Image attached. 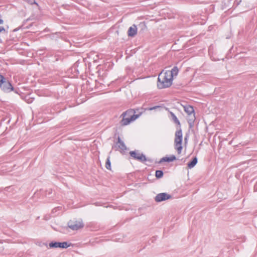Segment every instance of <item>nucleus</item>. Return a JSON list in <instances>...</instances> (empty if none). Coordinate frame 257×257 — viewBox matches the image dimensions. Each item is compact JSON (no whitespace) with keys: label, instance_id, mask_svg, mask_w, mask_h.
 I'll return each instance as SVG.
<instances>
[{"label":"nucleus","instance_id":"nucleus-1","mask_svg":"<svg viewBox=\"0 0 257 257\" xmlns=\"http://www.w3.org/2000/svg\"><path fill=\"white\" fill-rule=\"evenodd\" d=\"M162 71L157 79V87L159 89L168 88L172 85L173 79L166 71L163 74Z\"/></svg>","mask_w":257,"mask_h":257},{"label":"nucleus","instance_id":"nucleus-2","mask_svg":"<svg viewBox=\"0 0 257 257\" xmlns=\"http://www.w3.org/2000/svg\"><path fill=\"white\" fill-rule=\"evenodd\" d=\"M183 107L184 111L189 115L187 118V122L189 128H191L194 126V121L196 119L194 109L190 105H186Z\"/></svg>","mask_w":257,"mask_h":257},{"label":"nucleus","instance_id":"nucleus-3","mask_svg":"<svg viewBox=\"0 0 257 257\" xmlns=\"http://www.w3.org/2000/svg\"><path fill=\"white\" fill-rule=\"evenodd\" d=\"M0 88L4 92L9 93L11 91H14L15 93L20 95L19 88L14 87L12 83L7 79L4 84L1 86Z\"/></svg>","mask_w":257,"mask_h":257},{"label":"nucleus","instance_id":"nucleus-4","mask_svg":"<svg viewBox=\"0 0 257 257\" xmlns=\"http://www.w3.org/2000/svg\"><path fill=\"white\" fill-rule=\"evenodd\" d=\"M112 149H114L116 151H119L122 154H124L125 151L127 149L124 142L121 140L119 136L117 137V142H115V144L112 146Z\"/></svg>","mask_w":257,"mask_h":257},{"label":"nucleus","instance_id":"nucleus-5","mask_svg":"<svg viewBox=\"0 0 257 257\" xmlns=\"http://www.w3.org/2000/svg\"><path fill=\"white\" fill-rule=\"evenodd\" d=\"M71 246H72V244L67 241L59 242L52 241L49 243V246L50 248H60L66 249Z\"/></svg>","mask_w":257,"mask_h":257},{"label":"nucleus","instance_id":"nucleus-6","mask_svg":"<svg viewBox=\"0 0 257 257\" xmlns=\"http://www.w3.org/2000/svg\"><path fill=\"white\" fill-rule=\"evenodd\" d=\"M129 154L134 159L140 162L144 163L146 161V156L144 154L140 153L138 150L132 151Z\"/></svg>","mask_w":257,"mask_h":257},{"label":"nucleus","instance_id":"nucleus-7","mask_svg":"<svg viewBox=\"0 0 257 257\" xmlns=\"http://www.w3.org/2000/svg\"><path fill=\"white\" fill-rule=\"evenodd\" d=\"M172 198V196L171 195L166 192H163L158 194L155 196V201L156 202L159 203L171 199Z\"/></svg>","mask_w":257,"mask_h":257},{"label":"nucleus","instance_id":"nucleus-8","mask_svg":"<svg viewBox=\"0 0 257 257\" xmlns=\"http://www.w3.org/2000/svg\"><path fill=\"white\" fill-rule=\"evenodd\" d=\"M120 117H122L121 120L119 122L120 125L125 126L130 124L132 122L136 120L138 118V115H134V116L128 117L126 116H121V115Z\"/></svg>","mask_w":257,"mask_h":257},{"label":"nucleus","instance_id":"nucleus-9","mask_svg":"<svg viewBox=\"0 0 257 257\" xmlns=\"http://www.w3.org/2000/svg\"><path fill=\"white\" fill-rule=\"evenodd\" d=\"M139 108L137 109H129L123 112L121 114V116H126V117H130L132 116H134V115H138L139 118L143 112V111L139 112Z\"/></svg>","mask_w":257,"mask_h":257},{"label":"nucleus","instance_id":"nucleus-10","mask_svg":"<svg viewBox=\"0 0 257 257\" xmlns=\"http://www.w3.org/2000/svg\"><path fill=\"white\" fill-rule=\"evenodd\" d=\"M68 227L73 230H77L84 227V224L78 221H69L68 222Z\"/></svg>","mask_w":257,"mask_h":257},{"label":"nucleus","instance_id":"nucleus-11","mask_svg":"<svg viewBox=\"0 0 257 257\" xmlns=\"http://www.w3.org/2000/svg\"><path fill=\"white\" fill-rule=\"evenodd\" d=\"M137 26L135 24L133 25L127 30V36L131 38L134 37L137 34Z\"/></svg>","mask_w":257,"mask_h":257},{"label":"nucleus","instance_id":"nucleus-12","mask_svg":"<svg viewBox=\"0 0 257 257\" xmlns=\"http://www.w3.org/2000/svg\"><path fill=\"white\" fill-rule=\"evenodd\" d=\"M177 159L176 157L174 155H171L170 156H166L160 159V160L158 162V163L161 164L163 162H167V163H170L172 162H173L175 161Z\"/></svg>","mask_w":257,"mask_h":257},{"label":"nucleus","instance_id":"nucleus-13","mask_svg":"<svg viewBox=\"0 0 257 257\" xmlns=\"http://www.w3.org/2000/svg\"><path fill=\"white\" fill-rule=\"evenodd\" d=\"M182 132L181 127L177 130L175 133V138L174 143H178L179 144L180 142H182Z\"/></svg>","mask_w":257,"mask_h":257},{"label":"nucleus","instance_id":"nucleus-14","mask_svg":"<svg viewBox=\"0 0 257 257\" xmlns=\"http://www.w3.org/2000/svg\"><path fill=\"white\" fill-rule=\"evenodd\" d=\"M179 71V69L176 66H174L171 71H166L167 74H169L173 79H174V77L178 75Z\"/></svg>","mask_w":257,"mask_h":257},{"label":"nucleus","instance_id":"nucleus-15","mask_svg":"<svg viewBox=\"0 0 257 257\" xmlns=\"http://www.w3.org/2000/svg\"><path fill=\"white\" fill-rule=\"evenodd\" d=\"M198 162V159L196 156L194 157L191 161L187 164V167L189 169H192L197 164Z\"/></svg>","mask_w":257,"mask_h":257},{"label":"nucleus","instance_id":"nucleus-16","mask_svg":"<svg viewBox=\"0 0 257 257\" xmlns=\"http://www.w3.org/2000/svg\"><path fill=\"white\" fill-rule=\"evenodd\" d=\"M171 115V119L179 127H181V123L176 115L172 111L169 112Z\"/></svg>","mask_w":257,"mask_h":257},{"label":"nucleus","instance_id":"nucleus-17","mask_svg":"<svg viewBox=\"0 0 257 257\" xmlns=\"http://www.w3.org/2000/svg\"><path fill=\"white\" fill-rule=\"evenodd\" d=\"M13 191L14 187L13 186H9L3 188V193L6 196H9L11 195L9 193L13 192Z\"/></svg>","mask_w":257,"mask_h":257},{"label":"nucleus","instance_id":"nucleus-18","mask_svg":"<svg viewBox=\"0 0 257 257\" xmlns=\"http://www.w3.org/2000/svg\"><path fill=\"white\" fill-rule=\"evenodd\" d=\"M175 143V149L176 150L178 154H180L183 149L182 142H180L179 144L178 143Z\"/></svg>","mask_w":257,"mask_h":257},{"label":"nucleus","instance_id":"nucleus-19","mask_svg":"<svg viewBox=\"0 0 257 257\" xmlns=\"http://www.w3.org/2000/svg\"><path fill=\"white\" fill-rule=\"evenodd\" d=\"M29 19H28L26 20H25L23 23V24L22 25V26H21L19 28H16V29H15L14 30H13V32H17L18 31L20 28H23L24 29H29L30 28V27L32 26V24L31 25H30L29 26H26V27H24L25 25L26 24V23H27V22L29 20Z\"/></svg>","mask_w":257,"mask_h":257},{"label":"nucleus","instance_id":"nucleus-20","mask_svg":"<svg viewBox=\"0 0 257 257\" xmlns=\"http://www.w3.org/2000/svg\"><path fill=\"white\" fill-rule=\"evenodd\" d=\"M139 28L140 29V32H144L147 29V26L145 22L140 23L138 25Z\"/></svg>","mask_w":257,"mask_h":257},{"label":"nucleus","instance_id":"nucleus-21","mask_svg":"<svg viewBox=\"0 0 257 257\" xmlns=\"http://www.w3.org/2000/svg\"><path fill=\"white\" fill-rule=\"evenodd\" d=\"M164 172L161 170H157L155 172L156 178L158 179H161L163 177Z\"/></svg>","mask_w":257,"mask_h":257},{"label":"nucleus","instance_id":"nucleus-22","mask_svg":"<svg viewBox=\"0 0 257 257\" xmlns=\"http://www.w3.org/2000/svg\"><path fill=\"white\" fill-rule=\"evenodd\" d=\"M105 168L109 170H111V162H110V156H108L106 159V162H105Z\"/></svg>","mask_w":257,"mask_h":257},{"label":"nucleus","instance_id":"nucleus-23","mask_svg":"<svg viewBox=\"0 0 257 257\" xmlns=\"http://www.w3.org/2000/svg\"><path fill=\"white\" fill-rule=\"evenodd\" d=\"M71 71L74 73V76H77L79 74V71L77 68L75 64L71 68Z\"/></svg>","mask_w":257,"mask_h":257},{"label":"nucleus","instance_id":"nucleus-24","mask_svg":"<svg viewBox=\"0 0 257 257\" xmlns=\"http://www.w3.org/2000/svg\"><path fill=\"white\" fill-rule=\"evenodd\" d=\"M53 189L51 188H49L46 190V196H47L49 198H52L53 197V196L52 195L53 193Z\"/></svg>","mask_w":257,"mask_h":257},{"label":"nucleus","instance_id":"nucleus-25","mask_svg":"<svg viewBox=\"0 0 257 257\" xmlns=\"http://www.w3.org/2000/svg\"><path fill=\"white\" fill-rule=\"evenodd\" d=\"M25 100L28 103H31L33 102V99L32 98H31L29 95H27L25 96Z\"/></svg>","mask_w":257,"mask_h":257},{"label":"nucleus","instance_id":"nucleus-26","mask_svg":"<svg viewBox=\"0 0 257 257\" xmlns=\"http://www.w3.org/2000/svg\"><path fill=\"white\" fill-rule=\"evenodd\" d=\"M160 107H161L160 106L156 105V106H155L153 107H148V108H145V110H154V109H156L157 108H160Z\"/></svg>","mask_w":257,"mask_h":257},{"label":"nucleus","instance_id":"nucleus-27","mask_svg":"<svg viewBox=\"0 0 257 257\" xmlns=\"http://www.w3.org/2000/svg\"><path fill=\"white\" fill-rule=\"evenodd\" d=\"M26 2H27L28 4L30 5L33 4H37V3L36 2L35 0H25Z\"/></svg>","mask_w":257,"mask_h":257},{"label":"nucleus","instance_id":"nucleus-28","mask_svg":"<svg viewBox=\"0 0 257 257\" xmlns=\"http://www.w3.org/2000/svg\"><path fill=\"white\" fill-rule=\"evenodd\" d=\"M61 209H62V207H61V206H58V207H55V208H54V209H53V210H52V212H56V211H57V209H58V210H61Z\"/></svg>","mask_w":257,"mask_h":257},{"label":"nucleus","instance_id":"nucleus-29","mask_svg":"<svg viewBox=\"0 0 257 257\" xmlns=\"http://www.w3.org/2000/svg\"><path fill=\"white\" fill-rule=\"evenodd\" d=\"M147 161L149 163H150V164H152L153 163L154 160L152 159L147 158V160H146V162H147Z\"/></svg>","mask_w":257,"mask_h":257},{"label":"nucleus","instance_id":"nucleus-30","mask_svg":"<svg viewBox=\"0 0 257 257\" xmlns=\"http://www.w3.org/2000/svg\"><path fill=\"white\" fill-rule=\"evenodd\" d=\"M3 32H5L6 29H5V28L4 27L1 26L0 27V33H2Z\"/></svg>","mask_w":257,"mask_h":257},{"label":"nucleus","instance_id":"nucleus-31","mask_svg":"<svg viewBox=\"0 0 257 257\" xmlns=\"http://www.w3.org/2000/svg\"><path fill=\"white\" fill-rule=\"evenodd\" d=\"M253 190H254V192H257V185L254 184V187H253Z\"/></svg>","mask_w":257,"mask_h":257},{"label":"nucleus","instance_id":"nucleus-32","mask_svg":"<svg viewBox=\"0 0 257 257\" xmlns=\"http://www.w3.org/2000/svg\"><path fill=\"white\" fill-rule=\"evenodd\" d=\"M241 2V0H239V1L236 0V5H239V4H240V3Z\"/></svg>","mask_w":257,"mask_h":257},{"label":"nucleus","instance_id":"nucleus-33","mask_svg":"<svg viewBox=\"0 0 257 257\" xmlns=\"http://www.w3.org/2000/svg\"><path fill=\"white\" fill-rule=\"evenodd\" d=\"M4 23V21L2 18L0 19V25L3 24Z\"/></svg>","mask_w":257,"mask_h":257},{"label":"nucleus","instance_id":"nucleus-34","mask_svg":"<svg viewBox=\"0 0 257 257\" xmlns=\"http://www.w3.org/2000/svg\"><path fill=\"white\" fill-rule=\"evenodd\" d=\"M156 237L155 236H153L152 237V242H153L154 240H156Z\"/></svg>","mask_w":257,"mask_h":257},{"label":"nucleus","instance_id":"nucleus-35","mask_svg":"<svg viewBox=\"0 0 257 257\" xmlns=\"http://www.w3.org/2000/svg\"><path fill=\"white\" fill-rule=\"evenodd\" d=\"M184 141L185 142V143H186L187 141V137L186 136L184 138Z\"/></svg>","mask_w":257,"mask_h":257},{"label":"nucleus","instance_id":"nucleus-36","mask_svg":"<svg viewBox=\"0 0 257 257\" xmlns=\"http://www.w3.org/2000/svg\"><path fill=\"white\" fill-rule=\"evenodd\" d=\"M3 188H0V193H3Z\"/></svg>","mask_w":257,"mask_h":257},{"label":"nucleus","instance_id":"nucleus-37","mask_svg":"<svg viewBox=\"0 0 257 257\" xmlns=\"http://www.w3.org/2000/svg\"><path fill=\"white\" fill-rule=\"evenodd\" d=\"M99 84V83H98ZM100 85H104V86L105 87V85L102 83H100Z\"/></svg>","mask_w":257,"mask_h":257},{"label":"nucleus","instance_id":"nucleus-38","mask_svg":"<svg viewBox=\"0 0 257 257\" xmlns=\"http://www.w3.org/2000/svg\"><path fill=\"white\" fill-rule=\"evenodd\" d=\"M11 40L14 41H16V40H15L14 38H13V39H12Z\"/></svg>","mask_w":257,"mask_h":257},{"label":"nucleus","instance_id":"nucleus-39","mask_svg":"<svg viewBox=\"0 0 257 257\" xmlns=\"http://www.w3.org/2000/svg\"><path fill=\"white\" fill-rule=\"evenodd\" d=\"M2 18V16L1 15V14H0V19Z\"/></svg>","mask_w":257,"mask_h":257},{"label":"nucleus","instance_id":"nucleus-40","mask_svg":"<svg viewBox=\"0 0 257 257\" xmlns=\"http://www.w3.org/2000/svg\"><path fill=\"white\" fill-rule=\"evenodd\" d=\"M44 244H45L46 246L47 245V243H44Z\"/></svg>","mask_w":257,"mask_h":257}]
</instances>
